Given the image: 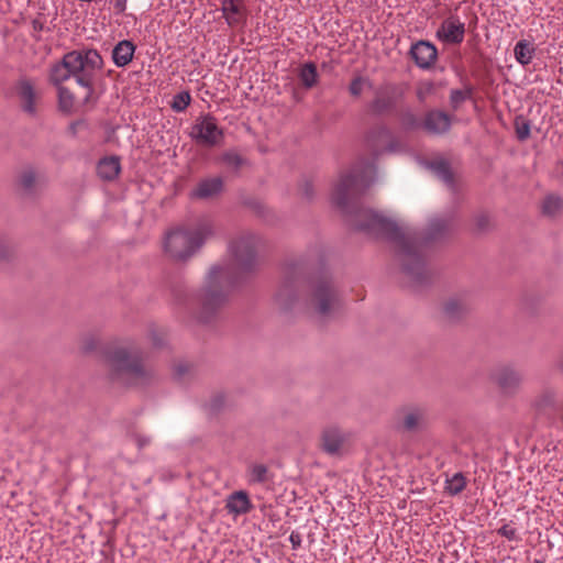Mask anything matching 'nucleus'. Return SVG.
<instances>
[{
	"label": "nucleus",
	"mask_w": 563,
	"mask_h": 563,
	"mask_svg": "<svg viewBox=\"0 0 563 563\" xmlns=\"http://www.w3.org/2000/svg\"><path fill=\"white\" fill-rule=\"evenodd\" d=\"M275 301L285 311L302 301L318 316L330 317L342 307L343 296L328 272H314L313 263L299 257L285 263Z\"/></svg>",
	"instance_id": "obj_3"
},
{
	"label": "nucleus",
	"mask_w": 563,
	"mask_h": 563,
	"mask_svg": "<svg viewBox=\"0 0 563 563\" xmlns=\"http://www.w3.org/2000/svg\"><path fill=\"white\" fill-rule=\"evenodd\" d=\"M344 438L340 430L334 427H330L323 430L321 437V448L329 454H335L340 451L343 444Z\"/></svg>",
	"instance_id": "obj_23"
},
{
	"label": "nucleus",
	"mask_w": 563,
	"mask_h": 563,
	"mask_svg": "<svg viewBox=\"0 0 563 563\" xmlns=\"http://www.w3.org/2000/svg\"><path fill=\"white\" fill-rule=\"evenodd\" d=\"M102 67L103 58L97 49H74L66 53L58 63L52 65L48 81L59 88L70 77L75 78L79 86L87 89L85 97V103H87L95 91L96 74Z\"/></svg>",
	"instance_id": "obj_5"
},
{
	"label": "nucleus",
	"mask_w": 563,
	"mask_h": 563,
	"mask_svg": "<svg viewBox=\"0 0 563 563\" xmlns=\"http://www.w3.org/2000/svg\"><path fill=\"white\" fill-rule=\"evenodd\" d=\"M516 135L519 141H526L530 136V122L522 117L515 119Z\"/></svg>",
	"instance_id": "obj_38"
},
{
	"label": "nucleus",
	"mask_w": 563,
	"mask_h": 563,
	"mask_svg": "<svg viewBox=\"0 0 563 563\" xmlns=\"http://www.w3.org/2000/svg\"><path fill=\"white\" fill-rule=\"evenodd\" d=\"M409 56L419 68L431 69L438 60V48L433 43L420 40L411 45Z\"/></svg>",
	"instance_id": "obj_14"
},
{
	"label": "nucleus",
	"mask_w": 563,
	"mask_h": 563,
	"mask_svg": "<svg viewBox=\"0 0 563 563\" xmlns=\"http://www.w3.org/2000/svg\"><path fill=\"white\" fill-rule=\"evenodd\" d=\"M81 126H86V121L85 120H77V121H74L70 123L69 125V132L71 133V135H76L78 130L81 128Z\"/></svg>",
	"instance_id": "obj_48"
},
{
	"label": "nucleus",
	"mask_w": 563,
	"mask_h": 563,
	"mask_svg": "<svg viewBox=\"0 0 563 563\" xmlns=\"http://www.w3.org/2000/svg\"><path fill=\"white\" fill-rule=\"evenodd\" d=\"M298 78L306 89L313 88L319 81L317 65L313 62L301 65L298 70Z\"/></svg>",
	"instance_id": "obj_26"
},
{
	"label": "nucleus",
	"mask_w": 563,
	"mask_h": 563,
	"mask_svg": "<svg viewBox=\"0 0 563 563\" xmlns=\"http://www.w3.org/2000/svg\"><path fill=\"white\" fill-rule=\"evenodd\" d=\"M366 82V78L362 76H355L350 85H349V92L351 96L358 98L363 92L364 84Z\"/></svg>",
	"instance_id": "obj_40"
},
{
	"label": "nucleus",
	"mask_w": 563,
	"mask_h": 563,
	"mask_svg": "<svg viewBox=\"0 0 563 563\" xmlns=\"http://www.w3.org/2000/svg\"><path fill=\"white\" fill-rule=\"evenodd\" d=\"M497 533L508 540H519V537L517 534V530L509 523H505L501 526Z\"/></svg>",
	"instance_id": "obj_41"
},
{
	"label": "nucleus",
	"mask_w": 563,
	"mask_h": 563,
	"mask_svg": "<svg viewBox=\"0 0 563 563\" xmlns=\"http://www.w3.org/2000/svg\"><path fill=\"white\" fill-rule=\"evenodd\" d=\"M212 234L209 223H202L194 230L177 228L166 233L163 250L164 254L175 262L189 260Z\"/></svg>",
	"instance_id": "obj_6"
},
{
	"label": "nucleus",
	"mask_w": 563,
	"mask_h": 563,
	"mask_svg": "<svg viewBox=\"0 0 563 563\" xmlns=\"http://www.w3.org/2000/svg\"><path fill=\"white\" fill-rule=\"evenodd\" d=\"M33 29H34L35 31H42V29H43V24H42L41 22H38V21H36V20H35V21H33Z\"/></svg>",
	"instance_id": "obj_52"
},
{
	"label": "nucleus",
	"mask_w": 563,
	"mask_h": 563,
	"mask_svg": "<svg viewBox=\"0 0 563 563\" xmlns=\"http://www.w3.org/2000/svg\"><path fill=\"white\" fill-rule=\"evenodd\" d=\"M14 257V249L11 242L4 238H0V261L10 262Z\"/></svg>",
	"instance_id": "obj_39"
},
{
	"label": "nucleus",
	"mask_w": 563,
	"mask_h": 563,
	"mask_svg": "<svg viewBox=\"0 0 563 563\" xmlns=\"http://www.w3.org/2000/svg\"><path fill=\"white\" fill-rule=\"evenodd\" d=\"M490 377L506 395L516 394L525 379L523 372L511 364L498 365L492 372Z\"/></svg>",
	"instance_id": "obj_12"
},
{
	"label": "nucleus",
	"mask_w": 563,
	"mask_h": 563,
	"mask_svg": "<svg viewBox=\"0 0 563 563\" xmlns=\"http://www.w3.org/2000/svg\"><path fill=\"white\" fill-rule=\"evenodd\" d=\"M429 168L448 187L454 188V175L450 164L445 159H437L429 163Z\"/></svg>",
	"instance_id": "obj_25"
},
{
	"label": "nucleus",
	"mask_w": 563,
	"mask_h": 563,
	"mask_svg": "<svg viewBox=\"0 0 563 563\" xmlns=\"http://www.w3.org/2000/svg\"><path fill=\"white\" fill-rule=\"evenodd\" d=\"M375 174L373 163L353 166L335 184L332 201L350 217V222L356 230L385 238L395 244L402 273L415 286L428 285L431 272L427 265L426 250L430 244L441 242L453 233V217L431 219L424 233L402 229L395 221L361 203V197L374 181Z\"/></svg>",
	"instance_id": "obj_1"
},
{
	"label": "nucleus",
	"mask_w": 563,
	"mask_h": 563,
	"mask_svg": "<svg viewBox=\"0 0 563 563\" xmlns=\"http://www.w3.org/2000/svg\"><path fill=\"white\" fill-rule=\"evenodd\" d=\"M470 310L468 303L461 298L449 299L443 307L445 317L451 321L461 320Z\"/></svg>",
	"instance_id": "obj_24"
},
{
	"label": "nucleus",
	"mask_w": 563,
	"mask_h": 563,
	"mask_svg": "<svg viewBox=\"0 0 563 563\" xmlns=\"http://www.w3.org/2000/svg\"><path fill=\"white\" fill-rule=\"evenodd\" d=\"M365 144L375 158L384 153H396L401 147L390 129L383 123L373 125L366 132Z\"/></svg>",
	"instance_id": "obj_9"
},
{
	"label": "nucleus",
	"mask_w": 563,
	"mask_h": 563,
	"mask_svg": "<svg viewBox=\"0 0 563 563\" xmlns=\"http://www.w3.org/2000/svg\"><path fill=\"white\" fill-rule=\"evenodd\" d=\"M404 98V85L384 82L375 89L373 99L367 103V112L374 117L395 114L398 112V107Z\"/></svg>",
	"instance_id": "obj_7"
},
{
	"label": "nucleus",
	"mask_w": 563,
	"mask_h": 563,
	"mask_svg": "<svg viewBox=\"0 0 563 563\" xmlns=\"http://www.w3.org/2000/svg\"><path fill=\"white\" fill-rule=\"evenodd\" d=\"M147 335L154 347H163L166 344L167 333L162 327L150 325Z\"/></svg>",
	"instance_id": "obj_33"
},
{
	"label": "nucleus",
	"mask_w": 563,
	"mask_h": 563,
	"mask_svg": "<svg viewBox=\"0 0 563 563\" xmlns=\"http://www.w3.org/2000/svg\"><path fill=\"white\" fill-rule=\"evenodd\" d=\"M58 89V104L62 111L70 112L74 107L75 97L73 92L66 87H59Z\"/></svg>",
	"instance_id": "obj_34"
},
{
	"label": "nucleus",
	"mask_w": 563,
	"mask_h": 563,
	"mask_svg": "<svg viewBox=\"0 0 563 563\" xmlns=\"http://www.w3.org/2000/svg\"><path fill=\"white\" fill-rule=\"evenodd\" d=\"M221 11L230 26H236L245 22L246 10L243 0H221Z\"/></svg>",
	"instance_id": "obj_20"
},
{
	"label": "nucleus",
	"mask_w": 563,
	"mask_h": 563,
	"mask_svg": "<svg viewBox=\"0 0 563 563\" xmlns=\"http://www.w3.org/2000/svg\"><path fill=\"white\" fill-rule=\"evenodd\" d=\"M435 36L445 44L460 45L464 41L465 24L461 22L457 15H450L443 20L435 32Z\"/></svg>",
	"instance_id": "obj_13"
},
{
	"label": "nucleus",
	"mask_w": 563,
	"mask_h": 563,
	"mask_svg": "<svg viewBox=\"0 0 563 563\" xmlns=\"http://www.w3.org/2000/svg\"><path fill=\"white\" fill-rule=\"evenodd\" d=\"M493 229V222L487 211H478L473 216V230L476 233H486Z\"/></svg>",
	"instance_id": "obj_30"
},
{
	"label": "nucleus",
	"mask_w": 563,
	"mask_h": 563,
	"mask_svg": "<svg viewBox=\"0 0 563 563\" xmlns=\"http://www.w3.org/2000/svg\"><path fill=\"white\" fill-rule=\"evenodd\" d=\"M399 122L407 132L422 130V120L410 109L402 110L399 113Z\"/></svg>",
	"instance_id": "obj_27"
},
{
	"label": "nucleus",
	"mask_w": 563,
	"mask_h": 563,
	"mask_svg": "<svg viewBox=\"0 0 563 563\" xmlns=\"http://www.w3.org/2000/svg\"><path fill=\"white\" fill-rule=\"evenodd\" d=\"M254 508L249 494L245 490L231 493L225 500V509L234 516L246 515Z\"/></svg>",
	"instance_id": "obj_19"
},
{
	"label": "nucleus",
	"mask_w": 563,
	"mask_h": 563,
	"mask_svg": "<svg viewBox=\"0 0 563 563\" xmlns=\"http://www.w3.org/2000/svg\"><path fill=\"white\" fill-rule=\"evenodd\" d=\"M126 9V0H115L114 10L117 13H123Z\"/></svg>",
	"instance_id": "obj_49"
},
{
	"label": "nucleus",
	"mask_w": 563,
	"mask_h": 563,
	"mask_svg": "<svg viewBox=\"0 0 563 563\" xmlns=\"http://www.w3.org/2000/svg\"><path fill=\"white\" fill-rule=\"evenodd\" d=\"M224 404V396L222 394H216L209 401V408L212 412L219 411Z\"/></svg>",
	"instance_id": "obj_43"
},
{
	"label": "nucleus",
	"mask_w": 563,
	"mask_h": 563,
	"mask_svg": "<svg viewBox=\"0 0 563 563\" xmlns=\"http://www.w3.org/2000/svg\"><path fill=\"white\" fill-rule=\"evenodd\" d=\"M533 406L542 415L555 413L561 407L559 390L551 386L542 388L536 397Z\"/></svg>",
	"instance_id": "obj_16"
},
{
	"label": "nucleus",
	"mask_w": 563,
	"mask_h": 563,
	"mask_svg": "<svg viewBox=\"0 0 563 563\" xmlns=\"http://www.w3.org/2000/svg\"><path fill=\"white\" fill-rule=\"evenodd\" d=\"M428 422V410L424 406L407 404L395 412V427L402 432H419Z\"/></svg>",
	"instance_id": "obj_10"
},
{
	"label": "nucleus",
	"mask_w": 563,
	"mask_h": 563,
	"mask_svg": "<svg viewBox=\"0 0 563 563\" xmlns=\"http://www.w3.org/2000/svg\"><path fill=\"white\" fill-rule=\"evenodd\" d=\"M514 53L516 60L522 66H526L529 65L532 60L534 47H532L528 41L521 40L517 42Z\"/></svg>",
	"instance_id": "obj_28"
},
{
	"label": "nucleus",
	"mask_w": 563,
	"mask_h": 563,
	"mask_svg": "<svg viewBox=\"0 0 563 563\" xmlns=\"http://www.w3.org/2000/svg\"><path fill=\"white\" fill-rule=\"evenodd\" d=\"M121 173V161L117 155L102 157L97 164V175L104 181H113Z\"/></svg>",
	"instance_id": "obj_21"
},
{
	"label": "nucleus",
	"mask_w": 563,
	"mask_h": 563,
	"mask_svg": "<svg viewBox=\"0 0 563 563\" xmlns=\"http://www.w3.org/2000/svg\"><path fill=\"white\" fill-rule=\"evenodd\" d=\"M474 92V88L468 85L465 87L464 90L460 89H453L450 93V103L454 110H457L459 107L466 101L467 99H471Z\"/></svg>",
	"instance_id": "obj_32"
},
{
	"label": "nucleus",
	"mask_w": 563,
	"mask_h": 563,
	"mask_svg": "<svg viewBox=\"0 0 563 563\" xmlns=\"http://www.w3.org/2000/svg\"><path fill=\"white\" fill-rule=\"evenodd\" d=\"M300 194L307 199H311L313 196V187L309 180H303L299 187Z\"/></svg>",
	"instance_id": "obj_45"
},
{
	"label": "nucleus",
	"mask_w": 563,
	"mask_h": 563,
	"mask_svg": "<svg viewBox=\"0 0 563 563\" xmlns=\"http://www.w3.org/2000/svg\"><path fill=\"white\" fill-rule=\"evenodd\" d=\"M554 368L563 375V352L559 355V357L554 362Z\"/></svg>",
	"instance_id": "obj_50"
},
{
	"label": "nucleus",
	"mask_w": 563,
	"mask_h": 563,
	"mask_svg": "<svg viewBox=\"0 0 563 563\" xmlns=\"http://www.w3.org/2000/svg\"><path fill=\"white\" fill-rule=\"evenodd\" d=\"M223 188L224 181L222 177H209L201 179L191 191L190 196L196 199H210L220 195Z\"/></svg>",
	"instance_id": "obj_18"
},
{
	"label": "nucleus",
	"mask_w": 563,
	"mask_h": 563,
	"mask_svg": "<svg viewBox=\"0 0 563 563\" xmlns=\"http://www.w3.org/2000/svg\"><path fill=\"white\" fill-rule=\"evenodd\" d=\"M136 443L140 449H143L144 446L150 444V438L143 437V435H137Z\"/></svg>",
	"instance_id": "obj_51"
},
{
	"label": "nucleus",
	"mask_w": 563,
	"mask_h": 563,
	"mask_svg": "<svg viewBox=\"0 0 563 563\" xmlns=\"http://www.w3.org/2000/svg\"><path fill=\"white\" fill-rule=\"evenodd\" d=\"M97 346H98V340L95 338H89V339L85 340L82 347H84L85 352H92L97 349Z\"/></svg>",
	"instance_id": "obj_46"
},
{
	"label": "nucleus",
	"mask_w": 563,
	"mask_h": 563,
	"mask_svg": "<svg viewBox=\"0 0 563 563\" xmlns=\"http://www.w3.org/2000/svg\"><path fill=\"white\" fill-rule=\"evenodd\" d=\"M190 102L191 96L189 91H180L174 96L170 107L175 112H184Z\"/></svg>",
	"instance_id": "obj_35"
},
{
	"label": "nucleus",
	"mask_w": 563,
	"mask_h": 563,
	"mask_svg": "<svg viewBox=\"0 0 563 563\" xmlns=\"http://www.w3.org/2000/svg\"><path fill=\"white\" fill-rule=\"evenodd\" d=\"M260 243L256 234L240 233L230 242L235 272L223 266L212 267L198 294L189 291L183 282H175L170 285L173 302L186 312L195 313L199 322L210 323L227 302L231 288L256 271Z\"/></svg>",
	"instance_id": "obj_2"
},
{
	"label": "nucleus",
	"mask_w": 563,
	"mask_h": 563,
	"mask_svg": "<svg viewBox=\"0 0 563 563\" xmlns=\"http://www.w3.org/2000/svg\"><path fill=\"white\" fill-rule=\"evenodd\" d=\"M562 207L560 197L550 195L547 196L542 202V212L547 216H554Z\"/></svg>",
	"instance_id": "obj_36"
},
{
	"label": "nucleus",
	"mask_w": 563,
	"mask_h": 563,
	"mask_svg": "<svg viewBox=\"0 0 563 563\" xmlns=\"http://www.w3.org/2000/svg\"><path fill=\"white\" fill-rule=\"evenodd\" d=\"M190 139L196 145L207 148L220 147L224 142V130L210 113L200 114L191 126Z\"/></svg>",
	"instance_id": "obj_8"
},
{
	"label": "nucleus",
	"mask_w": 563,
	"mask_h": 563,
	"mask_svg": "<svg viewBox=\"0 0 563 563\" xmlns=\"http://www.w3.org/2000/svg\"><path fill=\"white\" fill-rule=\"evenodd\" d=\"M190 371V365L185 362H180L175 365L174 367V374L177 378H183L186 374H188Z\"/></svg>",
	"instance_id": "obj_44"
},
{
	"label": "nucleus",
	"mask_w": 563,
	"mask_h": 563,
	"mask_svg": "<svg viewBox=\"0 0 563 563\" xmlns=\"http://www.w3.org/2000/svg\"><path fill=\"white\" fill-rule=\"evenodd\" d=\"M36 172L32 167H26L21 170L18 177L19 186L26 192H32L36 183Z\"/></svg>",
	"instance_id": "obj_31"
},
{
	"label": "nucleus",
	"mask_w": 563,
	"mask_h": 563,
	"mask_svg": "<svg viewBox=\"0 0 563 563\" xmlns=\"http://www.w3.org/2000/svg\"><path fill=\"white\" fill-rule=\"evenodd\" d=\"M13 92L20 109L27 115L35 117L41 92L36 89L34 80L25 76L20 77L13 86Z\"/></svg>",
	"instance_id": "obj_11"
},
{
	"label": "nucleus",
	"mask_w": 563,
	"mask_h": 563,
	"mask_svg": "<svg viewBox=\"0 0 563 563\" xmlns=\"http://www.w3.org/2000/svg\"><path fill=\"white\" fill-rule=\"evenodd\" d=\"M289 541L292 545V549H298L301 547V536L299 532L292 531L289 536Z\"/></svg>",
	"instance_id": "obj_47"
},
{
	"label": "nucleus",
	"mask_w": 563,
	"mask_h": 563,
	"mask_svg": "<svg viewBox=\"0 0 563 563\" xmlns=\"http://www.w3.org/2000/svg\"><path fill=\"white\" fill-rule=\"evenodd\" d=\"M145 352L135 345L109 346L103 352L110 382L124 386H143L155 378L154 368L146 362Z\"/></svg>",
	"instance_id": "obj_4"
},
{
	"label": "nucleus",
	"mask_w": 563,
	"mask_h": 563,
	"mask_svg": "<svg viewBox=\"0 0 563 563\" xmlns=\"http://www.w3.org/2000/svg\"><path fill=\"white\" fill-rule=\"evenodd\" d=\"M466 486V478L462 473H456L448 481L446 490L450 495H457L464 490Z\"/></svg>",
	"instance_id": "obj_37"
},
{
	"label": "nucleus",
	"mask_w": 563,
	"mask_h": 563,
	"mask_svg": "<svg viewBox=\"0 0 563 563\" xmlns=\"http://www.w3.org/2000/svg\"><path fill=\"white\" fill-rule=\"evenodd\" d=\"M247 476L251 484H264L271 479L268 467L264 464H252Z\"/></svg>",
	"instance_id": "obj_29"
},
{
	"label": "nucleus",
	"mask_w": 563,
	"mask_h": 563,
	"mask_svg": "<svg viewBox=\"0 0 563 563\" xmlns=\"http://www.w3.org/2000/svg\"><path fill=\"white\" fill-rule=\"evenodd\" d=\"M433 90V84L432 82H426L421 84L417 88V98L419 101L423 102L429 93H431Z\"/></svg>",
	"instance_id": "obj_42"
},
{
	"label": "nucleus",
	"mask_w": 563,
	"mask_h": 563,
	"mask_svg": "<svg viewBox=\"0 0 563 563\" xmlns=\"http://www.w3.org/2000/svg\"><path fill=\"white\" fill-rule=\"evenodd\" d=\"M450 128L451 117L441 110H429L422 119V130L429 134H444L450 130Z\"/></svg>",
	"instance_id": "obj_15"
},
{
	"label": "nucleus",
	"mask_w": 563,
	"mask_h": 563,
	"mask_svg": "<svg viewBox=\"0 0 563 563\" xmlns=\"http://www.w3.org/2000/svg\"><path fill=\"white\" fill-rule=\"evenodd\" d=\"M136 46L132 41L122 40L117 43L112 49V60L117 67H125L128 66L135 53Z\"/></svg>",
	"instance_id": "obj_22"
},
{
	"label": "nucleus",
	"mask_w": 563,
	"mask_h": 563,
	"mask_svg": "<svg viewBox=\"0 0 563 563\" xmlns=\"http://www.w3.org/2000/svg\"><path fill=\"white\" fill-rule=\"evenodd\" d=\"M216 162L220 164L230 175L239 176L244 167L250 165V161L241 155L236 148H230L222 152Z\"/></svg>",
	"instance_id": "obj_17"
}]
</instances>
